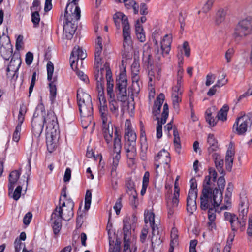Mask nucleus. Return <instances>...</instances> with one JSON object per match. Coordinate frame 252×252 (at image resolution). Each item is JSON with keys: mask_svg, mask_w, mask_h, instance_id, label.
I'll list each match as a JSON object with an SVG mask.
<instances>
[{"mask_svg": "<svg viewBox=\"0 0 252 252\" xmlns=\"http://www.w3.org/2000/svg\"><path fill=\"white\" fill-rule=\"evenodd\" d=\"M121 136L118 133L117 130L115 132V137L113 142L112 151L111 152V158L112 162L111 163V175L112 176L116 175V169L118 166L119 160L121 158V151L122 149Z\"/></svg>", "mask_w": 252, "mask_h": 252, "instance_id": "5", "label": "nucleus"}, {"mask_svg": "<svg viewBox=\"0 0 252 252\" xmlns=\"http://www.w3.org/2000/svg\"><path fill=\"white\" fill-rule=\"evenodd\" d=\"M51 219L53 221V229L54 234L57 235L60 232L62 227V220L53 216V215H51Z\"/></svg>", "mask_w": 252, "mask_h": 252, "instance_id": "34", "label": "nucleus"}, {"mask_svg": "<svg viewBox=\"0 0 252 252\" xmlns=\"http://www.w3.org/2000/svg\"><path fill=\"white\" fill-rule=\"evenodd\" d=\"M77 99L79 111L81 117V123L84 128H87L88 123L83 124L86 118L88 122H91L93 119V108L91 97L88 94L84 92L82 89H78L77 93Z\"/></svg>", "mask_w": 252, "mask_h": 252, "instance_id": "2", "label": "nucleus"}, {"mask_svg": "<svg viewBox=\"0 0 252 252\" xmlns=\"http://www.w3.org/2000/svg\"><path fill=\"white\" fill-rule=\"evenodd\" d=\"M7 37L8 43L5 46L2 45L0 47L1 55L5 60H8L13 54V48L12 45L10 43V39L8 36Z\"/></svg>", "mask_w": 252, "mask_h": 252, "instance_id": "21", "label": "nucleus"}, {"mask_svg": "<svg viewBox=\"0 0 252 252\" xmlns=\"http://www.w3.org/2000/svg\"><path fill=\"white\" fill-rule=\"evenodd\" d=\"M109 124H106L105 126L102 125L104 137L107 144H109L111 142L113 134V128H110Z\"/></svg>", "mask_w": 252, "mask_h": 252, "instance_id": "31", "label": "nucleus"}, {"mask_svg": "<svg viewBox=\"0 0 252 252\" xmlns=\"http://www.w3.org/2000/svg\"><path fill=\"white\" fill-rule=\"evenodd\" d=\"M40 20V15L38 11H34L32 13V21L34 26L36 27L38 26Z\"/></svg>", "mask_w": 252, "mask_h": 252, "instance_id": "48", "label": "nucleus"}, {"mask_svg": "<svg viewBox=\"0 0 252 252\" xmlns=\"http://www.w3.org/2000/svg\"><path fill=\"white\" fill-rule=\"evenodd\" d=\"M207 143L209 145V146L208 148V152L209 154H211L218 149V141L215 139L214 135L213 134L210 133L208 134Z\"/></svg>", "mask_w": 252, "mask_h": 252, "instance_id": "27", "label": "nucleus"}, {"mask_svg": "<svg viewBox=\"0 0 252 252\" xmlns=\"http://www.w3.org/2000/svg\"><path fill=\"white\" fill-rule=\"evenodd\" d=\"M33 55L32 52H28L26 55L25 62L27 65H30L32 62Z\"/></svg>", "mask_w": 252, "mask_h": 252, "instance_id": "62", "label": "nucleus"}, {"mask_svg": "<svg viewBox=\"0 0 252 252\" xmlns=\"http://www.w3.org/2000/svg\"><path fill=\"white\" fill-rule=\"evenodd\" d=\"M206 114L205 118L206 121L210 126H214L216 125V122L215 119L211 116L210 110L207 109L206 112Z\"/></svg>", "mask_w": 252, "mask_h": 252, "instance_id": "47", "label": "nucleus"}, {"mask_svg": "<svg viewBox=\"0 0 252 252\" xmlns=\"http://www.w3.org/2000/svg\"><path fill=\"white\" fill-rule=\"evenodd\" d=\"M107 68H109L110 69L108 63H106L103 68L100 70H97V72L95 75V79L97 81V85L98 88H100L103 89L104 84V74L105 73V77H106L107 74ZM111 72V71H110Z\"/></svg>", "mask_w": 252, "mask_h": 252, "instance_id": "19", "label": "nucleus"}, {"mask_svg": "<svg viewBox=\"0 0 252 252\" xmlns=\"http://www.w3.org/2000/svg\"><path fill=\"white\" fill-rule=\"evenodd\" d=\"M125 138L126 140V144H136V135L133 131L128 129L125 133Z\"/></svg>", "mask_w": 252, "mask_h": 252, "instance_id": "35", "label": "nucleus"}, {"mask_svg": "<svg viewBox=\"0 0 252 252\" xmlns=\"http://www.w3.org/2000/svg\"><path fill=\"white\" fill-rule=\"evenodd\" d=\"M200 207L202 210H206L209 209L208 211V217L209 221L208 222V225L211 229L215 228V224L214 222L216 219V210L215 203L213 202V200L212 198V191L202 190V195L200 197Z\"/></svg>", "mask_w": 252, "mask_h": 252, "instance_id": "3", "label": "nucleus"}, {"mask_svg": "<svg viewBox=\"0 0 252 252\" xmlns=\"http://www.w3.org/2000/svg\"><path fill=\"white\" fill-rule=\"evenodd\" d=\"M22 124H18L13 134V140L18 142L20 138Z\"/></svg>", "mask_w": 252, "mask_h": 252, "instance_id": "45", "label": "nucleus"}, {"mask_svg": "<svg viewBox=\"0 0 252 252\" xmlns=\"http://www.w3.org/2000/svg\"><path fill=\"white\" fill-rule=\"evenodd\" d=\"M14 248H15L14 252H20V251L22 248L23 244L21 242V241H20V240L18 239V238H17L15 239V240L14 241Z\"/></svg>", "mask_w": 252, "mask_h": 252, "instance_id": "63", "label": "nucleus"}, {"mask_svg": "<svg viewBox=\"0 0 252 252\" xmlns=\"http://www.w3.org/2000/svg\"><path fill=\"white\" fill-rule=\"evenodd\" d=\"M127 83L126 74L120 73L118 79L116 80V90L121 91L126 90Z\"/></svg>", "mask_w": 252, "mask_h": 252, "instance_id": "23", "label": "nucleus"}, {"mask_svg": "<svg viewBox=\"0 0 252 252\" xmlns=\"http://www.w3.org/2000/svg\"><path fill=\"white\" fill-rule=\"evenodd\" d=\"M183 49L184 50L185 55L187 57H189L190 49L187 41H185L183 44Z\"/></svg>", "mask_w": 252, "mask_h": 252, "instance_id": "60", "label": "nucleus"}, {"mask_svg": "<svg viewBox=\"0 0 252 252\" xmlns=\"http://www.w3.org/2000/svg\"><path fill=\"white\" fill-rule=\"evenodd\" d=\"M122 199L121 198H119L118 199L117 201L115 203V204L114 206V209L115 210L116 213L117 215H119L121 209L122 207Z\"/></svg>", "mask_w": 252, "mask_h": 252, "instance_id": "58", "label": "nucleus"}, {"mask_svg": "<svg viewBox=\"0 0 252 252\" xmlns=\"http://www.w3.org/2000/svg\"><path fill=\"white\" fill-rule=\"evenodd\" d=\"M22 187L18 186L16 187L12 196H11L15 200H18L21 196Z\"/></svg>", "mask_w": 252, "mask_h": 252, "instance_id": "55", "label": "nucleus"}, {"mask_svg": "<svg viewBox=\"0 0 252 252\" xmlns=\"http://www.w3.org/2000/svg\"><path fill=\"white\" fill-rule=\"evenodd\" d=\"M172 42V37L171 35H165L162 41H161V53L159 56L156 55V59L159 61L161 60V57H163L164 54L168 55L171 49V44Z\"/></svg>", "mask_w": 252, "mask_h": 252, "instance_id": "15", "label": "nucleus"}, {"mask_svg": "<svg viewBox=\"0 0 252 252\" xmlns=\"http://www.w3.org/2000/svg\"><path fill=\"white\" fill-rule=\"evenodd\" d=\"M155 165L158 169L160 165H163L164 168H169L170 162L169 153L165 149L161 150L154 158Z\"/></svg>", "mask_w": 252, "mask_h": 252, "instance_id": "13", "label": "nucleus"}, {"mask_svg": "<svg viewBox=\"0 0 252 252\" xmlns=\"http://www.w3.org/2000/svg\"><path fill=\"white\" fill-rule=\"evenodd\" d=\"M26 106L24 103H22L20 106L19 112L18 117V124H22L25 119V115L26 113Z\"/></svg>", "mask_w": 252, "mask_h": 252, "instance_id": "38", "label": "nucleus"}, {"mask_svg": "<svg viewBox=\"0 0 252 252\" xmlns=\"http://www.w3.org/2000/svg\"><path fill=\"white\" fill-rule=\"evenodd\" d=\"M252 32V19L248 17L240 21L235 26L233 37L236 42H240Z\"/></svg>", "mask_w": 252, "mask_h": 252, "instance_id": "4", "label": "nucleus"}, {"mask_svg": "<svg viewBox=\"0 0 252 252\" xmlns=\"http://www.w3.org/2000/svg\"><path fill=\"white\" fill-rule=\"evenodd\" d=\"M251 123L250 117L244 115L236 119L233 126V131L238 135L244 134L247 130L248 126Z\"/></svg>", "mask_w": 252, "mask_h": 252, "instance_id": "10", "label": "nucleus"}, {"mask_svg": "<svg viewBox=\"0 0 252 252\" xmlns=\"http://www.w3.org/2000/svg\"><path fill=\"white\" fill-rule=\"evenodd\" d=\"M116 96L118 101L125 102L127 100V93L126 90L123 91H117L116 90Z\"/></svg>", "mask_w": 252, "mask_h": 252, "instance_id": "41", "label": "nucleus"}, {"mask_svg": "<svg viewBox=\"0 0 252 252\" xmlns=\"http://www.w3.org/2000/svg\"><path fill=\"white\" fill-rule=\"evenodd\" d=\"M139 64L138 63L134 62L131 65V72L132 75H138L139 72Z\"/></svg>", "mask_w": 252, "mask_h": 252, "instance_id": "59", "label": "nucleus"}, {"mask_svg": "<svg viewBox=\"0 0 252 252\" xmlns=\"http://www.w3.org/2000/svg\"><path fill=\"white\" fill-rule=\"evenodd\" d=\"M206 78V80L205 85L207 86H209L214 82L216 79V76L215 75L210 73L207 75Z\"/></svg>", "mask_w": 252, "mask_h": 252, "instance_id": "51", "label": "nucleus"}, {"mask_svg": "<svg viewBox=\"0 0 252 252\" xmlns=\"http://www.w3.org/2000/svg\"><path fill=\"white\" fill-rule=\"evenodd\" d=\"M78 1L79 0H69V3L67 4L65 9L67 11V9L69 6H71V8L75 6V9L73 14H75L76 20H79L81 16V11L80 8L77 5Z\"/></svg>", "mask_w": 252, "mask_h": 252, "instance_id": "33", "label": "nucleus"}, {"mask_svg": "<svg viewBox=\"0 0 252 252\" xmlns=\"http://www.w3.org/2000/svg\"><path fill=\"white\" fill-rule=\"evenodd\" d=\"M32 215L31 212H28L24 217L23 223L25 225H29L32 219Z\"/></svg>", "mask_w": 252, "mask_h": 252, "instance_id": "64", "label": "nucleus"}, {"mask_svg": "<svg viewBox=\"0 0 252 252\" xmlns=\"http://www.w3.org/2000/svg\"><path fill=\"white\" fill-rule=\"evenodd\" d=\"M212 198L216 207L219 206L222 200V190L215 188L213 191L212 190Z\"/></svg>", "mask_w": 252, "mask_h": 252, "instance_id": "30", "label": "nucleus"}, {"mask_svg": "<svg viewBox=\"0 0 252 252\" xmlns=\"http://www.w3.org/2000/svg\"><path fill=\"white\" fill-rule=\"evenodd\" d=\"M145 222L146 223L149 222L152 229L151 243L152 250L154 251L155 249L158 248L162 243L158 228L157 225L155 224L154 213L148 212L146 214L145 213Z\"/></svg>", "mask_w": 252, "mask_h": 252, "instance_id": "8", "label": "nucleus"}, {"mask_svg": "<svg viewBox=\"0 0 252 252\" xmlns=\"http://www.w3.org/2000/svg\"><path fill=\"white\" fill-rule=\"evenodd\" d=\"M239 217L240 220H242L246 222L247 215L248 212V207L247 200L241 201L239 208Z\"/></svg>", "mask_w": 252, "mask_h": 252, "instance_id": "28", "label": "nucleus"}, {"mask_svg": "<svg viewBox=\"0 0 252 252\" xmlns=\"http://www.w3.org/2000/svg\"><path fill=\"white\" fill-rule=\"evenodd\" d=\"M123 46L124 50L126 52H129L132 49V41L130 36V27H126L123 30Z\"/></svg>", "mask_w": 252, "mask_h": 252, "instance_id": "16", "label": "nucleus"}, {"mask_svg": "<svg viewBox=\"0 0 252 252\" xmlns=\"http://www.w3.org/2000/svg\"><path fill=\"white\" fill-rule=\"evenodd\" d=\"M143 61L145 65L148 67L153 65V61L152 59V55L149 51V50L144 51Z\"/></svg>", "mask_w": 252, "mask_h": 252, "instance_id": "36", "label": "nucleus"}, {"mask_svg": "<svg viewBox=\"0 0 252 252\" xmlns=\"http://www.w3.org/2000/svg\"><path fill=\"white\" fill-rule=\"evenodd\" d=\"M20 175V173L17 171L15 170L10 173L9 177V184H8V189L9 191H13L15 184L17 182ZM10 192H9V195Z\"/></svg>", "mask_w": 252, "mask_h": 252, "instance_id": "24", "label": "nucleus"}, {"mask_svg": "<svg viewBox=\"0 0 252 252\" xmlns=\"http://www.w3.org/2000/svg\"><path fill=\"white\" fill-rule=\"evenodd\" d=\"M92 200V193L90 190H87L85 197V206L84 208L86 210H89Z\"/></svg>", "mask_w": 252, "mask_h": 252, "instance_id": "43", "label": "nucleus"}, {"mask_svg": "<svg viewBox=\"0 0 252 252\" xmlns=\"http://www.w3.org/2000/svg\"><path fill=\"white\" fill-rule=\"evenodd\" d=\"M234 217L233 221L230 223L232 230L236 231L239 228H243L246 225V222L242 220H240L239 217L237 216H234Z\"/></svg>", "mask_w": 252, "mask_h": 252, "instance_id": "32", "label": "nucleus"}, {"mask_svg": "<svg viewBox=\"0 0 252 252\" xmlns=\"http://www.w3.org/2000/svg\"><path fill=\"white\" fill-rule=\"evenodd\" d=\"M21 64V58L18 56V55H14L7 67V71L8 72L12 71L14 73H16L19 70Z\"/></svg>", "mask_w": 252, "mask_h": 252, "instance_id": "20", "label": "nucleus"}, {"mask_svg": "<svg viewBox=\"0 0 252 252\" xmlns=\"http://www.w3.org/2000/svg\"><path fill=\"white\" fill-rule=\"evenodd\" d=\"M190 189L189 191V193L194 192L196 195H197V183L195 178H192L190 181Z\"/></svg>", "mask_w": 252, "mask_h": 252, "instance_id": "50", "label": "nucleus"}, {"mask_svg": "<svg viewBox=\"0 0 252 252\" xmlns=\"http://www.w3.org/2000/svg\"><path fill=\"white\" fill-rule=\"evenodd\" d=\"M126 185L127 193L131 196L132 199H133L135 202L137 193L135 189V184L134 182L131 179H128L126 181Z\"/></svg>", "mask_w": 252, "mask_h": 252, "instance_id": "29", "label": "nucleus"}, {"mask_svg": "<svg viewBox=\"0 0 252 252\" xmlns=\"http://www.w3.org/2000/svg\"><path fill=\"white\" fill-rule=\"evenodd\" d=\"M168 106L167 103H165L163 105V112L162 113L161 121L162 123H165L168 116Z\"/></svg>", "mask_w": 252, "mask_h": 252, "instance_id": "49", "label": "nucleus"}, {"mask_svg": "<svg viewBox=\"0 0 252 252\" xmlns=\"http://www.w3.org/2000/svg\"><path fill=\"white\" fill-rule=\"evenodd\" d=\"M124 148L127 158L130 159H134L137 155L136 144H125Z\"/></svg>", "mask_w": 252, "mask_h": 252, "instance_id": "26", "label": "nucleus"}, {"mask_svg": "<svg viewBox=\"0 0 252 252\" xmlns=\"http://www.w3.org/2000/svg\"><path fill=\"white\" fill-rule=\"evenodd\" d=\"M229 110V107L227 105H224L222 108L219 111L217 117L219 120L225 121L226 120L227 113Z\"/></svg>", "mask_w": 252, "mask_h": 252, "instance_id": "39", "label": "nucleus"}, {"mask_svg": "<svg viewBox=\"0 0 252 252\" xmlns=\"http://www.w3.org/2000/svg\"><path fill=\"white\" fill-rule=\"evenodd\" d=\"M226 16V11L223 9H220L216 13V22L220 24L223 22Z\"/></svg>", "mask_w": 252, "mask_h": 252, "instance_id": "40", "label": "nucleus"}, {"mask_svg": "<svg viewBox=\"0 0 252 252\" xmlns=\"http://www.w3.org/2000/svg\"><path fill=\"white\" fill-rule=\"evenodd\" d=\"M113 20L116 28L118 30L120 29L121 22L123 25V30L126 27L127 28L130 27L127 17L122 12H116L113 16Z\"/></svg>", "mask_w": 252, "mask_h": 252, "instance_id": "17", "label": "nucleus"}, {"mask_svg": "<svg viewBox=\"0 0 252 252\" xmlns=\"http://www.w3.org/2000/svg\"><path fill=\"white\" fill-rule=\"evenodd\" d=\"M46 126V144L50 152L54 150L56 142L59 138V126L57 118L53 111L46 113L43 104H39L36 108L32 121V130L33 134L39 137L42 132L44 126Z\"/></svg>", "mask_w": 252, "mask_h": 252, "instance_id": "1", "label": "nucleus"}, {"mask_svg": "<svg viewBox=\"0 0 252 252\" xmlns=\"http://www.w3.org/2000/svg\"><path fill=\"white\" fill-rule=\"evenodd\" d=\"M74 203L70 198L63 202L61 205L57 207L52 214L53 216L65 221L69 220L73 216Z\"/></svg>", "mask_w": 252, "mask_h": 252, "instance_id": "6", "label": "nucleus"}, {"mask_svg": "<svg viewBox=\"0 0 252 252\" xmlns=\"http://www.w3.org/2000/svg\"><path fill=\"white\" fill-rule=\"evenodd\" d=\"M211 179V177L210 175H207L205 176L203 184V190H206V191H212V189L211 188L212 184Z\"/></svg>", "mask_w": 252, "mask_h": 252, "instance_id": "42", "label": "nucleus"}, {"mask_svg": "<svg viewBox=\"0 0 252 252\" xmlns=\"http://www.w3.org/2000/svg\"><path fill=\"white\" fill-rule=\"evenodd\" d=\"M67 14L68 11L65 10L64 14L65 23L63 25V37L67 39H71L75 33L77 26L69 20Z\"/></svg>", "mask_w": 252, "mask_h": 252, "instance_id": "14", "label": "nucleus"}, {"mask_svg": "<svg viewBox=\"0 0 252 252\" xmlns=\"http://www.w3.org/2000/svg\"><path fill=\"white\" fill-rule=\"evenodd\" d=\"M120 242L118 240H116L115 242L113 240H111L109 239V252H120Z\"/></svg>", "mask_w": 252, "mask_h": 252, "instance_id": "37", "label": "nucleus"}, {"mask_svg": "<svg viewBox=\"0 0 252 252\" xmlns=\"http://www.w3.org/2000/svg\"><path fill=\"white\" fill-rule=\"evenodd\" d=\"M165 96L162 93H160L157 97L153 109V113L154 115L157 116L159 114Z\"/></svg>", "mask_w": 252, "mask_h": 252, "instance_id": "22", "label": "nucleus"}, {"mask_svg": "<svg viewBox=\"0 0 252 252\" xmlns=\"http://www.w3.org/2000/svg\"><path fill=\"white\" fill-rule=\"evenodd\" d=\"M101 52H100V49L98 48L97 52H95V63L94 65L96 68L99 67V65L102 64V59L101 58Z\"/></svg>", "mask_w": 252, "mask_h": 252, "instance_id": "46", "label": "nucleus"}, {"mask_svg": "<svg viewBox=\"0 0 252 252\" xmlns=\"http://www.w3.org/2000/svg\"><path fill=\"white\" fill-rule=\"evenodd\" d=\"M100 115L102 121V125L105 126L106 124H111L110 120H109L108 112L100 113Z\"/></svg>", "mask_w": 252, "mask_h": 252, "instance_id": "57", "label": "nucleus"}, {"mask_svg": "<svg viewBox=\"0 0 252 252\" xmlns=\"http://www.w3.org/2000/svg\"><path fill=\"white\" fill-rule=\"evenodd\" d=\"M156 119L158 120L157 126V134L156 136L158 139H160L162 136V125L165 123H162L161 120L160 121L158 117H157Z\"/></svg>", "mask_w": 252, "mask_h": 252, "instance_id": "44", "label": "nucleus"}, {"mask_svg": "<svg viewBox=\"0 0 252 252\" xmlns=\"http://www.w3.org/2000/svg\"><path fill=\"white\" fill-rule=\"evenodd\" d=\"M197 195L194 192L188 193L187 198V210L190 215H192L197 209L196 199Z\"/></svg>", "mask_w": 252, "mask_h": 252, "instance_id": "18", "label": "nucleus"}, {"mask_svg": "<svg viewBox=\"0 0 252 252\" xmlns=\"http://www.w3.org/2000/svg\"><path fill=\"white\" fill-rule=\"evenodd\" d=\"M182 94V93H172V102H180L181 101V96Z\"/></svg>", "mask_w": 252, "mask_h": 252, "instance_id": "61", "label": "nucleus"}, {"mask_svg": "<svg viewBox=\"0 0 252 252\" xmlns=\"http://www.w3.org/2000/svg\"><path fill=\"white\" fill-rule=\"evenodd\" d=\"M87 57V54L85 52H84L82 49L79 46H75L71 53L70 57V66L72 69H74V64L75 62H77L76 65L75 66V68L76 69L75 71L77 76L80 79L83 81L84 82L87 83L88 82V78L86 75L81 71L77 69L78 61L79 59L81 60H84ZM81 63H82V61Z\"/></svg>", "mask_w": 252, "mask_h": 252, "instance_id": "7", "label": "nucleus"}, {"mask_svg": "<svg viewBox=\"0 0 252 252\" xmlns=\"http://www.w3.org/2000/svg\"><path fill=\"white\" fill-rule=\"evenodd\" d=\"M214 1L215 0H208L202 7L203 12L206 13L209 11L211 9Z\"/></svg>", "mask_w": 252, "mask_h": 252, "instance_id": "52", "label": "nucleus"}, {"mask_svg": "<svg viewBox=\"0 0 252 252\" xmlns=\"http://www.w3.org/2000/svg\"><path fill=\"white\" fill-rule=\"evenodd\" d=\"M179 189H175V192L172 197H169L167 199V207L168 218H172L177 210L179 204Z\"/></svg>", "mask_w": 252, "mask_h": 252, "instance_id": "12", "label": "nucleus"}, {"mask_svg": "<svg viewBox=\"0 0 252 252\" xmlns=\"http://www.w3.org/2000/svg\"><path fill=\"white\" fill-rule=\"evenodd\" d=\"M226 75L223 74L220 78H219L218 79L216 84H215L218 88H220V87H222L225 85L227 82V79H225Z\"/></svg>", "mask_w": 252, "mask_h": 252, "instance_id": "54", "label": "nucleus"}, {"mask_svg": "<svg viewBox=\"0 0 252 252\" xmlns=\"http://www.w3.org/2000/svg\"><path fill=\"white\" fill-rule=\"evenodd\" d=\"M217 184L219 188L218 189L223 190L225 184V180L223 176H221L219 178Z\"/></svg>", "mask_w": 252, "mask_h": 252, "instance_id": "56", "label": "nucleus"}, {"mask_svg": "<svg viewBox=\"0 0 252 252\" xmlns=\"http://www.w3.org/2000/svg\"><path fill=\"white\" fill-rule=\"evenodd\" d=\"M234 49L232 48H229L225 54V58L227 63H229L231 61V58L234 54Z\"/></svg>", "mask_w": 252, "mask_h": 252, "instance_id": "53", "label": "nucleus"}, {"mask_svg": "<svg viewBox=\"0 0 252 252\" xmlns=\"http://www.w3.org/2000/svg\"><path fill=\"white\" fill-rule=\"evenodd\" d=\"M107 81V95L109 97V107L110 110L115 113L118 111L119 105L115 99V94L113 92L114 81L112 79V72H111L109 68H107L106 74Z\"/></svg>", "mask_w": 252, "mask_h": 252, "instance_id": "9", "label": "nucleus"}, {"mask_svg": "<svg viewBox=\"0 0 252 252\" xmlns=\"http://www.w3.org/2000/svg\"><path fill=\"white\" fill-rule=\"evenodd\" d=\"M54 65L51 61H49L47 64V79L50 82L49 84L50 88V98L53 103L55 99L57 94V88L55 82L57 80L56 77L53 78L52 81V76L54 72Z\"/></svg>", "mask_w": 252, "mask_h": 252, "instance_id": "11", "label": "nucleus"}, {"mask_svg": "<svg viewBox=\"0 0 252 252\" xmlns=\"http://www.w3.org/2000/svg\"><path fill=\"white\" fill-rule=\"evenodd\" d=\"M213 158L217 169L220 174H223L224 161L222 157L218 153H214L213 155Z\"/></svg>", "mask_w": 252, "mask_h": 252, "instance_id": "25", "label": "nucleus"}]
</instances>
